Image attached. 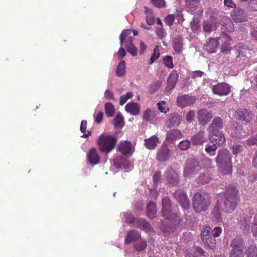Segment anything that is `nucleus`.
Masks as SVG:
<instances>
[{"label":"nucleus","mask_w":257,"mask_h":257,"mask_svg":"<svg viewBox=\"0 0 257 257\" xmlns=\"http://www.w3.org/2000/svg\"><path fill=\"white\" fill-rule=\"evenodd\" d=\"M246 144L248 146L257 145V136H251L246 140Z\"/></svg>","instance_id":"obj_60"},{"label":"nucleus","mask_w":257,"mask_h":257,"mask_svg":"<svg viewBox=\"0 0 257 257\" xmlns=\"http://www.w3.org/2000/svg\"><path fill=\"white\" fill-rule=\"evenodd\" d=\"M159 142V138L156 135H153L149 138L144 140V145L149 150L155 149Z\"/></svg>","instance_id":"obj_23"},{"label":"nucleus","mask_w":257,"mask_h":257,"mask_svg":"<svg viewBox=\"0 0 257 257\" xmlns=\"http://www.w3.org/2000/svg\"><path fill=\"white\" fill-rule=\"evenodd\" d=\"M203 31L207 33H210L216 29V23L211 20L204 21L203 23Z\"/></svg>","instance_id":"obj_33"},{"label":"nucleus","mask_w":257,"mask_h":257,"mask_svg":"<svg viewBox=\"0 0 257 257\" xmlns=\"http://www.w3.org/2000/svg\"><path fill=\"white\" fill-rule=\"evenodd\" d=\"M171 156V151L168 146L163 144L158 149L156 154V159L160 162H166Z\"/></svg>","instance_id":"obj_11"},{"label":"nucleus","mask_w":257,"mask_h":257,"mask_svg":"<svg viewBox=\"0 0 257 257\" xmlns=\"http://www.w3.org/2000/svg\"><path fill=\"white\" fill-rule=\"evenodd\" d=\"M157 213L156 205L153 202H149L147 205L146 214L149 218L156 217Z\"/></svg>","instance_id":"obj_30"},{"label":"nucleus","mask_w":257,"mask_h":257,"mask_svg":"<svg viewBox=\"0 0 257 257\" xmlns=\"http://www.w3.org/2000/svg\"><path fill=\"white\" fill-rule=\"evenodd\" d=\"M178 146L180 150H186L190 146V142L188 140H183L179 143Z\"/></svg>","instance_id":"obj_55"},{"label":"nucleus","mask_w":257,"mask_h":257,"mask_svg":"<svg viewBox=\"0 0 257 257\" xmlns=\"http://www.w3.org/2000/svg\"><path fill=\"white\" fill-rule=\"evenodd\" d=\"M174 197L179 203L183 209H188L190 207V201L186 194L181 190H176Z\"/></svg>","instance_id":"obj_9"},{"label":"nucleus","mask_w":257,"mask_h":257,"mask_svg":"<svg viewBox=\"0 0 257 257\" xmlns=\"http://www.w3.org/2000/svg\"><path fill=\"white\" fill-rule=\"evenodd\" d=\"M132 30L131 29H126L122 31L120 36V42L121 46L123 44L131 43L133 41L132 37L131 36Z\"/></svg>","instance_id":"obj_25"},{"label":"nucleus","mask_w":257,"mask_h":257,"mask_svg":"<svg viewBox=\"0 0 257 257\" xmlns=\"http://www.w3.org/2000/svg\"><path fill=\"white\" fill-rule=\"evenodd\" d=\"M213 93L219 96H226L231 91V86L227 83H219L213 87Z\"/></svg>","instance_id":"obj_10"},{"label":"nucleus","mask_w":257,"mask_h":257,"mask_svg":"<svg viewBox=\"0 0 257 257\" xmlns=\"http://www.w3.org/2000/svg\"><path fill=\"white\" fill-rule=\"evenodd\" d=\"M243 150V147L240 145H236L235 146H233L232 147V153L235 155L238 154Z\"/></svg>","instance_id":"obj_59"},{"label":"nucleus","mask_w":257,"mask_h":257,"mask_svg":"<svg viewBox=\"0 0 257 257\" xmlns=\"http://www.w3.org/2000/svg\"><path fill=\"white\" fill-rule=\"evenodd\" d=\"M156 115V112L154 110L149 108L146 109L143 112L142 119L147 122H151Z\"/></svg>","instance_id":"obj_34"},{"label":"nucleus","mask_w":257,"mask_h":257,"mask_svg":"<svg viewBox=\"0 0 257 257\" xmlns=\"http://www.w3.org/2000/svg\"><path fill=\"white\" fill-rule=\"evenodd\" d=\"M236 114L239 120L245 121L247 123L250 122L253 117L251 112L246 109H240L237 110Z\"/></svg>","instance_id":"obj_20"},{"label":"nucleus","mask_w":257,"mask_h":257,"mask_svg":"<svg viewBox=\"0 0 257 257\" xmlns=\"http://www.w3.org/2000/svg\"><path fill=\"white\" fill-rule=\"evenodd\" d=\"M153 5L158 8L164 7L165 5V0H151Z\"/></svg>","instance_id":"obj_58"},{"label":"nucleus","mask_w":257,"mask_h":257,"mask_svg":"<svg viewBox=\"0 0 257 257\" xmlns=\"http://www.w3.org/2000/svg\"><path fill=\"white\" fill-rule=\"evenodd\" d=\"M213 144L212 145L206 144L205 148V152L210 156H213L215 154V151L217 149V143L212 142Z\"/></svg>","instance_id":"obj_38"},{"label":"nucleus","mask_w":257,"mask_h":257,"mask_svg":"<svg viewBox=\"0 0 257 257\" xmlns=\"http://www.w3.org/2000/svg\"><path fill=\"white\" fill-rule=\"evenodd\" d=\"M165 178L168 184L176 186L179 182V177L175 170L172 168L168 169L165 171Z\"/></svg>","instance_id":"obj_12"},{"label":"nucleus","mask_w":257,"mask_h":257,"mask_svg":"<svg viewBox=\"0 0 257 257\" xmlns=\"http://www.w3.org/2000/svg\"><path fill=\"white\" fill-rule=\"evenodd\" d=\"M123 117L120 114H117L113 120V123L115 128L123 127Z\"/></svg>","instance_id":"obj_44"},{"label":"nucleus","mask_w":257,"mask_h":257,"mask_svg":"<svg viewBox=\"0 0 257 257\" xmlns=\"http://www.w3.org/2000/svg\"><path fill=\"white\" fill-rule=\"evenodd\" d=\"M162 208L161 211L162 216L168 220L177 217L176 214L171 212V201L168 197H165L162 199Z\"/></svg>","instance_id":"obj_7"},{"label":"nucleus","mask_w":257,"mask_h":257,"mask_svg":"<svg viewBox=\"0 0 257 257\" xmlns=\"http://www.w3.org/2000/svg\"><path fill=\"white\" fill-rule=\"evenodd\" d=\"M253 214L252 209H248L244 213V217L241 220V228L245 231H248L250 229V220Z\"/></svg>","instance_id":"obj_18"},{"label":"nucleus","mask_w":257,"mask_h":257,"mask_svg":"<svg viewBox=\"0 0 257 257\" xmlns=\"http://www.w3.org/2000/svg\"><path fill=\"white\" fill-rule=\"evenodd\" d=\"M219 45V41L217 38H210L209 41L205 45V49L209 53L215 52Z\"/></svg>","instance_id":"obj_24"},{"label":"nucleus","mask_w":257,"mask_h":257,"mask_svg":"<svg viewBox=\"0 0 257 257\" xmlns=\"http://www.w3.org/2000/svg\"><path fill=\"white\" fill-rule=\"evenodd\" d=\"M161 84L162 83L159 81L153 82L150 86L149 92L151 94H153L156 90L160 87Z\"/></svg>","instance_id":"obj_53"},{"label":"nucleus","mask_w":257,"mask_h":257,"mask_svg":"<svg viewBox=\"0 0 257 257\" xmlns=\"http://www.w3.org/2000/svg\"><path fill=\"white\" fill-rule=\"evenodd\" d=\"M235 48L237 52V57H246L247 58L250 57V49L244 44L241 43H238L235 45Z\"/></svg>","instance_id":"obj_22"},{"label":"nucleus","mask_w":257,"mask_h":257,"mask_svg":"<svg viewBox=\"0 0 257 257\" xmlns=\"http://www.w3.org/2000/svg\"><path fill=\"white\" fill-rule=\"evenodd\" d=\"M178 75L176 71H172L169 75L167 79V88L169 89H172L176 85L178 81Z\"/></svg>","instance_id":"obj_27"},{"label":"nucleus","mask_w":257,"mask_h":257,"mask_svg":"<svg viewBox=\"0 0 257 257\" xmlns=\"http://www.w3.org/2000/svg\"><path fill=\"white\" fill-rule=\"evenodd\" d=\"M140 237V234L136 231L132 230L130 231L125 239V243L128 244L133 241H136Z\"/></svg>","instance_id":"obj_31"},{"label":"nucleus","mask_w":257,"mask_h":257,"mask_svg":"<svg viewBox=\"0 0 257 257\" xmlns=\"http://www.w3.org/2000/svg\"><path fill=\"white\" fill-rule=\"evenodd\" d=\"M201 168L197 160L188 159L184 168L183 176L184 177H192L193 175L198 174Z\"/></svg>","instance_id":"obj_6"},{"label":"nucleus","mask_w":257,"mask_h":257,"mask_svg":"<svg viewBox=\"0 0 257 257\" xmlns=\"http://www.w3.org/2000/svg\"><path fill=\"white\" fill-rule=\"evenodd\" d=\"M125 46L126 47L127 51L133 56H135L137 55L138 49L133 44V42L126 43Z\"/></svg>","instance_id":"obj_45"},{"label":"nucleus","mask_w":257,"mask_h":257,"mask_svg":"<svg viewBox=\"0 0 257 257\" xmlns=\"http://www.w3.org/2000/svg\"><path fill=\"white\" fill-rule=\"evenodd\" d=\"M163 63L165 66L168 68H173L172 57L170 56H166L163 59Z\"/></svg>","instance_id":"obj_51"},{"label":"nucleus","mask_w":257,"mask_h":257,"mask_svg":"<svg viewBox=\"0 0 257 257\" xmlns=\"http://www.w3.org/2000/svg\"><path fill=\"white\" fill-rule=\"evenodd\" d=\"M222 25V29L228 32H232L234 30V25L231 20L228 17H224L222 18L221 23Z\"/></svg>","instance_id":"obj_26"},{"label":"nucleus","mask_w":257,"mask_h":257,"mask_svg":"<svg viewBox=\"0 0 257 257\" xmlns=\"http://www.w3.org/2000/svg\"><path fill=\"white\" fill-rule=\"evenodd\" d=\"M215 161L219 171L223 175L230 174L232 171V158L229 151L221 149L218 152Z\"/></svg>","instance_id":"obj_3"},{"label":"nucleus","mask_w":257,"mask_h":257,"mask_svg":"<svg viewBox=\"0 0 257 257\" xmlns=\"http://www.w3.org/2000/svg\"><path fill=\"white\" fill-rule=\"evenodd\" d=\"M105 112L107 117H112L115 113V108L111 102H107L105 105Z\"/></svg>","instance_id":"obj_40"},{"label":"nucleus","mask_w":257,"mask_h":257,"mask_svg":"<svg viewBox=\"0 0 257 257\" xmlns=\"http://www.w3.org/2000/svg\"><path fill=\"white\" fill-rule=\"evenodd\" d=\"M239 190L233 185L228 186L226 190L220 193L218 198L220 206L225 212H230L236 208L240 201Z\"/></svg>","instance_id":"obj_1"},{"label":"nucleus","mask_w":257,"mask_h":257,"mask_svg":"<svg viewBox=\"0 0 257 257\" xmlns=\"http://www.w3.org/2000/svg\"><path fill=\"white\" fill-rule=\"evenodd\" d=\"M197 119L199 125L204 126L209 122L213 118V114L206 109H201L197 112Z\"/></svg>","instance_id":"obj_8"},{"label":"nucleus","mask_w":257,"mask_h":257,"mask_svg":"<svg viewBox=\"0 0 257 257\" xmlns=\"http://www.w3.org/2000/svg\"><path fill=\"white\" fill-rule=\"evenodd\" d=\"M191 141L194 146L202 145L207 141V137L204 130L199 131L191 137Z\"/></svg>","instance_id":"obj_17"},{"label":"nucleus","mask_w":257,"mask_h":257,"mask_svg":"<svg viewBox=\"0 0 257 257\" xmlns=\"http://www.w3.org/2000/svg\"><path fill=\"white\" fill-rule=\"evenodd\" d=\"M196 101V98L194 96L184 95L179 97L177 100L178 106L184 108L187 106L193 105Z\"/></svg>","instance_id":"obj_14"},{"label":"nucleus","mask_w":257,"mask_h":257,"mask_svg":"<svg viewBox=\"0 0 257 257\" xmlns=\"http://www.w3.org/2000/svg\"><path fill=\"white\" fill-rule=\"evenodd\" d=\"M173 47L174 51L177 53L180 54L183 48V41L181 37H177L174 39L173 41Z\"/></svg>","instance_id":"obj_35"},{"label":"nucleus","mask_w":257,"mask_h":257,"mask_svg":"<svg viewBox=\"0 0 257 257\" xmlns=\"http://www.w3.org/2000/svg\"><path fill=\"white\" fill-rule=\"evenodd\" d=\"M181 117L176 112L171 113L166 120L165 125L167 128L178 126L181 124Z\"/></svg>","instance_id":"obj_15"},{"label":"nucleus","mask_w":257,"mask_h":257,"mask_svg":"<svg viewBox=\"0 0 257 257\" xmlns=\"http://www.w3.org/2000/svg\"><path fill=\"white\" fill-rule=\"evenodd\" d=\"M201 0H185V5L191 12H194Z\"/></svg>","instance_id":"obj_37"},{"label":"nucleus","mask_w":257,"mask_h":257,"mask_svg":"<svg viewBox=\"0 0 257 257\" xmlns=\"http://www.w3.org/2000/svg\"><path fill=\"white\" fill-rule=\"evenodd\" d=\"M116 143V138L112 135L101 134L97 140L99 149L105 153L110 152L115 148Z\"/></svg>","instance_id":"obj_5"},{"label":"nucleus","mask_w":257,"mask_h":257,"mask_svg":"<svg viewBox=\"0 0 257 257\" xmlns=\"http://www.w3.org/2000/svg\"><path fill=\"white\" fill-rule=\"evenodd\" d=\"M183 134L178 129H171L168 131L166 134L165 141L169 143H173L174 141L180 139Z\"/></svg>","instance_id":"obj_16"},{"label":"nucleus","mask_w":257,"mask_h":257,"mask_svg":"<svg viewBox=\"0 0 257 257\" xmlns=\"http://www.w3.org/2000/svg\"><path fill=\"white\" fill-rule=\"evenodd\" d=\"M147 246V242L143 241L135 244V250L137 251H142Z\"/></svg>","instance_id":"obj_57"},{"label":"nucleus","mask_w":257,"mask_h":257,"mask_svg":"<svg viewBox=\"0 0 257 257\" xmlns=\"http://www.w3.org/2000/svg\"><path fill=\"white\" fill-rule=\"evenodd\" d=\"M158 109L161 112L166 113L169 111L166 103L164 101H160L157 103Z\"/></svg>","instance_id":"obj_52"},{"label":"nucleus","mask_w":257,"mask_h":257,"mask_svg":"<svg viewBox=\"0 0 257 257\" xmlns=\"http://www.w3.org/2000/svg\"><path fill=\"white\" fill-rule=\"evenodd\" d=\"M125 62L121 61L118 64L116 70V75L118 77H121L125 75Z\"/></svg>","instance_id":"obj_36"},{"label":"nucleus","mask_w":257,"mask_h":257,"mask_svg":"<svg viewBox=\"0 0 257 257\" xmlns=\"http://www.w3.org/2000/svg\"><path fill=\"white\" fill-rule=\"evenodd\" d=\"M159 50L158 49V47L156 46L154 49L153 53L151 56V58L149 62V64L150 65L152 64L159 57Z\"/></svg>","instance_id":"obj_47"},{"label":"nucleus","mask_w":257,"mask_h":257,"mask_svg":"<svg viewBox=\"0 0 257 257\" xmlns=\"http://www.w3.org/2000/svg\"><path fill=\"white\" fill-rule=\"evenodd\" d=\"M87 127V121L86 120H82L81 123L80 125V130L81 131L84 133V134L82 136L83 138H86L91 135L90 132L88 131L87 133H85Z\"/></svg>","instance_id":"obj_50"},{"label":"nucleus","mask_w":257,"mask_h":257,"mask_svg":"<svg viewBox=\"0 0 257 257\" xmlns=\"http://www.w3.org/2000/svg\"><path fill=\"white\" fill-rule=\"evenodd\" d=\"M124 218L127 223L132 224V225L135 224L137 220V218H135L133 214L130 212H127L124 214Z\"/></svg>","instance_id":"obj_49"},{"label":"nucleus","mask_w":257,"mask_h":257,"mask_svg":"<svg viewBox=\"0 0 257 257\" xmlns=\"http://www.w3.org/2000/svg\"><path fill=\"white\" fill-rule=\"evenodd\" d=\"M200 21L198 18L193 17L192 21L191 22V28L194 32H198L200 28L199 25Z\"/></svg>","instance_id":"obj_43"},{"label":"nucleus","mask_w":257,"mask_h":257,"mask_svg":"<svg viewBox=\"0 0 257 257\" xmlns=\"http://www.w3.org/2000/svg\"><path fill=\"white\" fill-rule=\"evenodd\" d=\"M212 237L211 228L209 226H205L203 228L201 233V237L202 240H206V239Z\"/></svg>","instance_id":"obj_39"},{"label":"nucleus","mask_w":257,"mask_h":257,"mask_svg":"<svg viewBox=\"0 0 257 257\" xmlns=\"http://www.w3.org/2000/svg\"><path fill=\"white\" fill-rule=\"evenodd\" d=\"M118 150L124 156L132 155L134 152V148L131 143L127 141H121Z\"/></svg>","instance_id":"obj_21"},{"label":"nucleus","mask_w":257,"mask_h":257,"mask_svg":"<svg viewBox=\"0 0 257 257\" xmlns=\"http://www.w3.org/2000/svg\"><path fill=\"white\" fill-rule=\"evenodd\" d=\"M175 20V16L173 14H170L167 15L164 19L165 23L169 26H171Z\"/></svg>","instance_id":"obj_56"},{"label":"nucleus","mask_w":257,"mask_h":257,"mask_svg":"<svg viewBox=\"0 0 257 257\" xmlns=\"http://www.w3.org/2000/svg\"><path fill=\"white\" fill-rule=\"evenodd\" d=\"M132 96L133 93L131 92H127L125 95H122L120 98V105L121 106L123 105Z\"/></svg>","instance_id":"obj_54"},{"label":"nucleus","mask_w":257,"mask_h":257,"mask_svg":"<svg viewBox=\"0 0 257 257\" xmlns=\"http://www.w3.org/2000/svg\"><path fill=\"white\" fill-rule=\"evenodd\" d=\"M224 122L220 117L216 116L213 118L207 129L209 139L211 142H215L218 145L225 143V137L222 130Z\"/></svg>","instance_id":"obj_2"},{"label":"nucleus","mask_w":257,"mask_h":257,"mask_svg":"<svg viewBox=\"0 0 257 257\" xmlns=\"http://www.w3.org/2000/svg\"><path fill=\"white\" fill-rule=\"evenodd\" d=\"M244 250L242 249H232L230 252V257H244Z\"/></svg>","instance_id":"obj_48"},{"label":"nucleus","mask_w":257,"mask_h":257,"mask_svg":"<svg viewBox=\"0 0 257 257\" xmlns=\"http://www.w3.org/2000/svg\"><path fill=\"white\" fill-rule=\"evenodd\" d=\"M231 17L235 22H243L247 21V15L245 11L240 8L234 9L231 14Z\"/></svg>","instance_id":"obj_13"},{"label":"nucleus","mask_w":257,"mask_h":257,"mask_svg":"<svg viewBox=\"0 0 257 257\" xmlns=\"http://www.w3.org/2000/svg\"><path fill=\"white\" fill-rule=\"evenodd\" d=\"M247 257H257V246L255 245H250L247 250Z\"/></svg>","instance_id":"obj_46"},{"label":"nucleus","mask_w":257,"mask_h":257,"mask_svg":"<svg viewBox=\"0 0 257 257\" xmlns=\"http://www.w3.org/2000/svg\"><path fill=\"white\" fill-rule=\"evenodd\" d=\"M195 114L194 111H190L186 115V119L187 121L191 122L195 118Z\"/></svg>","instance_id":"obj_62"},{"label":"nucleus","mask_w":257,"mask_h":257,"mask_svg":"<svg viewBox=\"0 0 257 257\" xmlns=\"http://www.w3.org/2000/svg\"><path fill=\"white\" fill-rule=\"evenodd\" d=\"M155 32L159 38H162L165 37V32L162 27H156Z\"/></svg>","instance_id":"obj_63"},{"label":"nucleus","mask_w":257,"mask_h":257,"mask_svg":"<svg viewBox=\"0 0 257 257\" xmlns=\"http://www.w3.org/2000/svg\"><path fill=\"white\" fill-rule=\"evenodd\" d=\"M125 110L133 115H137L140 113V107L137 103L130 102L125 107Z\"/></svg>","instance_id":"obj_29"},{"label":"nucleus","mask_w":257,"mask_h":257,"mask_svg":"<svg viewBox=\"0 0 257 257\" xmlns=\"http://www.w3.org/2000/svg\"><path fill=\"white\" fill-rule=\"evenodd\" d=\"M88 162L93 165L98 164L100 162V157L97 150L94 148H91L87 154Z\"/></svg>","instance_id":"obj_19"},{"label":"nucleus","mask_w":257,"mask_h":257,"mask_svg":"<svg viewBox=\"0 0 257 257\" xmlns=\"http://www.w3.org/2000/svg\"><path fill=\"white\" fill-rule=\"evenodd\" d=\"M221 210H223L225 212V209L220 206L218 200H217V204L214 207V209L212 211L213 215L217 220H219L221 218Z\"/></svg>","instance_id":"obj_41"},{"label":"nucleus","mask_w":257,"mask_h":257,"mask_svg":"<svg viewBox=\"0 0 257 257\" xmlns=\"http://www.w3.org/2000/svg\"><path fill=\"white\" fill-rule=\"evenodd\" d=\"M132 226L140 229L142 228L145 231H149L150 228V224L148 221L145 219L138 218H137L135 224H134Z\"/></svg>","instance_id":"obj_28"},{"label":"nucleus","mask_w":257,"mask_h":257,"mask_svg":"<svg viewBox=\"0 0 257 257\" xmlns=\"http://www.w3.org/2000/svg\"><path fill=\"white\" fill-rule=\"evenodd\" d=\"M192 201L193 208L197 213L206 211L211 202L209 195L200 192H197L194 195Z\"/></svg>","instance_id":"obj_4"},{"label":"nucleus","mask_w":257,"mask_h":257,"mask_svg":"<svg viewBox=\"0 0 257 257\" xmlns=\"http://www.w3.org/2000/svg\"><path fill=\"white\" fill-rule=\"evenodd\" d=\"M221 232L222 229L220 227H215L213 230H211V233L214 238L219 237Z\"/></svg>","instance_id":"obj_61"},{"label":"nucleus","mask_w":257,"mask_h":257,"mask_svg":"<svg viewBox=\"0 0 257 257\" xmlns=\"http://www.w3.org/2000/svg\"><path fill=\"white\" fill-rule=\"evenodd\" d=\"M104 97L107 100H113L114 99V93L113 91L109 90H106L104 93Z\"/></svg>","instance_id":"obj_64"},{"label":"nucleus","mask_w":257,"mask_h":257,"mask_svg":"<svg viewBox=\"0 0 257 257\" xmlns=\"http://www.w3.org/2000/svg\"><path fill=\"white\" fill-rule=\"evenodd\" d=\"M230 246L232 249L244 250V241L240 236H237L234 238L230 243Z\"/></svg>","instance_id":"obj_32"},{"label":"nucleus","mask_w":257,"mask_h":257,"mask_svg":"<svg viewBox=\"0 0 257 257\" xmlns=\"http://www.w3.org/2000/svg\"><path fill=\"white\" fill-rule=\"evenodd\" d=\"M202 241L205 246H207L211 249H213L216 246V240L213 236H212L208 239H206V240Z\"/></svg>","instance_id":"obj_42"}]
</instances>
